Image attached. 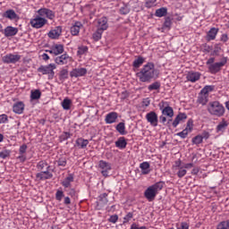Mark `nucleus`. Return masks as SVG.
I'll return each mask as SVG.
<instances>
[{
  "instance_id": "obj_46",
  "label": "nucleus",
  "mask_w": 229,
  "mask_h": 229,
  "mask_svg": "<svg viewBox=\"0 0 229 229\" xmlns=\"http://www.w3.org/2000/svg\"><path fill=\"white\" fill-rule=\"evenodd\" d=\"M56 164L59 167H65V165H67V159L61 157L56 161Z\"/></svg>"
},
{
  "instance_id": "obj_24",
  "label": "nucleus",
  "mask_w": 229,
  "mask_h": 229,
  "mask_svg": "<svg viewBox=\"0 0 229 229\" xmlns=\"http://www.w3.org/2000/svg\"><path fill=\"white\" fill-rule=\"evenodd\" d=\"M24 106L23 102H16L13 106V112H14V114H21L24 112Z\"/></svg>"
},
{
  "instance_id": "obj_7",
  "label": "nucleus",
  "mask_w": 229,
  "mask_h": 229,
  "mask_svg": "<svg viewBox=\"0 0 229 229\" xmlns=\"http://www.w3.org/2000/svg\"><path fill=\"white\" fill-rule=\"evenodd\" d=\"M172 171L174 174L178 176V178H183V176L187 174V170H185V167H183V165H182V160L180 159L174 162V165L172 166Z\"/></svg>"
},
{
  "instance_id": "obj_40",
  "label": "nucleus",
  "mask_w": 229,
  "mask_h": 229,
  "mask_svg": "<svg viewBox=\"0 0 229 229\" xmlns=\"http://www.w3.org/2000/svg\"><path fill=\"white\" fill-rule=\"evenodd\" d=\"M161 84L158 81H155L152 84L148 85V90H160Z\"/></svg>"
},
{
  "instance_id": "obj_23",
  "label": "nucleus",
  "mask_w": 229,
  "mask_h": 229,
  "mask_svg": "<svg viewBox=\"0 0 229 229\" xmlns=\"http://www.w3.org/2000/svg\"><path fill=\"white\" fill-rule=\"evenodd\" d=\"M185 119H187V114L185 113H180L174 120L172 126L174 128H176L178 124H180L182 121H185Z\"/></svg>"
},
{
  "instance_id": "obj_16",
  "label": "nucleus",
  "mask_w": 229,
  "mask_h": 229,
  "mask_svg": "<svg viewBox=\"0 0 229 229\" xmlns=\"http://www.w3.org/2000/svg\"><path fill=\"white\" fill-rule=\"evenodd\" d=\"M55 64L57 65H66V64H69L71 62V56L67 54H64L60 56L55 57Z\"/></svg>"
},
{
  "instance_id": "obj_29",
  "label": "nucleus",
  "mask_w": 229,
  "mask_h": 229,
  "mask_svg": "<svg viewBox=\"0 0 229 229\" xmlns=\"http://www.w3.org/2000/svg\"><path fill=\"white\" fill-rule=\"evenodd\" d=\"M76 146L80 149H85L87 146H89V140H85L83 138H79L76 140Z\"/></svg>"
},
{
  "instance_id": "obj_14",
  "label": "nucleus",
  "mask_w": 229,
  "mask_h": 229,
  "mask_svg": "<svg viewBox=\"0 0 229 229\" xmlns=\"http://www.w3.org/2000/svg\"><path fill=\"white\" fill-rule=\"evenodd\" d=\"M117 119H119V114L117 112H110L105 117L106 124H114V123H117Z\"/></svg>"
},
{
  "instance_id": "obj_57",
  "label": "nucleus",
  "mask_w": 229,
  "mask_h": 229,
  "mask_svg": "<svg viewBox=\"0 0 229 229\" xmlns=\"http://www.w3.org/2000/svg\"><path fill=\"white\" fill-rule=\"evenodd\" d=\"M119 220V216L117 215H113L109 217L108 221L109 223L115 224Z\"/></svg>"
},
{
  "instance_id": "obj_41",
  "label": "nucleus",
  "mask_w": 229,
  "mask_h": 229,
  "mask_svg": "<svg viewBox=\"0 0 229 229\" xmlns=\"http://www.w3.org/2000/svg\"><path fill=\"white\" fill-rule=\"evenodd\" d=\"M89 47L87 46H81L78 47L77 55L82 56V55H86L88 53Z\"/></svg>"
},
{
  "instance_id": "obj_62",
  "label": "nucleus",
  "mask_w": 229,
  "mask_h": 229,
  "mask_svg": "<svg viewBox=\"0 0 229 229\" xmlns=\"http://www.w3.org/2000/svg\"><path fill=\"white\" fill-rule=\"evenodd\" d=\"M131 229H148V227H146V226H139V225H137V224H132L131 225Z\"/></svg>"
},
{
  "instance_id": "obj_39",
  "label": "nucleus",
  "mask_w": 229,
  "mask_h": 229,
  "mask_svg": "<svg viewBox=\"0 0 229 229\" xmlns=\"http://www.w3.org/2000/svg\"><path fill=\"white\" fill-rule=\"evenodd\" d=\"M104 30H101L99 29H97V31L93 33V40L95 42H98V40H101V37H103Z\"/></svg>"
},
{
  "instance_id": "obj_3",
  "label": "nucleus",
  "mask_w": 229,
  "mask_h": 229,
  "mask_svg": "<svg viewBox=\"0 0 229 229\" xmlns=\"http://www.w3.org/2000/svg\"><path fill=\"white\" fill-rule=\"evenodd\" d=\"M162 189H164V182H157L147 188L144 191V197L148 201H154L157 198V194H158Z\"/></svg>"
},
{
  "instance_id": "obj_33",
  "label": "nucleus",
  "mask_w": 229,
  "mask_h": 229,
  "mask_svg": "<svg viewBox=\"0 0 229 229\" xmlns=\"http://www.w3.org/2000/svg\"><path fill=\"white\" fill-rule=\"evenodd\" d=\"M128 142H126L124 137H121L118 139V140L115 141V147L119 148V149H124V148H126Z\"/></svg>"
},
{
  "instance_id": "obj_19",
  "label": "nucleus",
  "mask_w": 229,
  "mask_h": 229,
  "mask_svg": "<svg viewBox=\"0 0 229 229\" xmlns=\"http://www.w3.org/2000/svg\"><path fill=\"white\" fill-rule=\"evenodd\" d=\"M36 178L42 182H44V180H51V178H53V174H51L49 170H46V171L38 173L36 174Z\"/></svg>"
},
{
  "instance_id": "obj_9",
  "label": "nucleus",
  "mask_w": 229,
  "mask_h": 229,
  "mask_svg": "<svg viewBox=\"0 0 229 229\" xmlns=\"http://www.w3.org/2000/svg\"><path fill=\"white\" fill-rule=\"evenodd\" d=\"M38 15L41 16L43 19H49V21H53L55 19V12L48 8H40L37 11Z\"/></svg>"
},
{
  "instance_id": "obj_1",
  "label": "nucleus",
  "mask_w": 229,
  "mask_h": 229,
  "mask_svg": "<svg viewBox=\"0 0 229 229\" xmlns=\"http://www.w3.org/2000/svg\"><path fill=\"white\" fill-rule=\"evenodd\" d=\"M136 76L141 83H150L152 80L158 78V70L155 68V64L147 63L140 72L136 73Z\"/></svg>"
},
{
  "instance_id": "obj_20",
  "label": "nucleus",
  "mask_w": 229,
  "mask_h": 229,
  "mask_svg": "<svg viewBox=\"0 0 229 229\" xmlns=\"http://www.w3.org/2000/svg\"><path fill=\"white\" fill-rule=\"evenodd\" d=\"M83 28V24L81 21H75L71 27V33L73 37H78L80 35V30Z\"/></svg>"
},
{
  "instance_id": "obj_53",
  "label": "nucleus",
  "mask_w": 229,
  "mask_h": 229,
  "mask_svg": "<svg viewBox=\"0 0 229 229\" xmlns=\"http://www.w3.org/2000/svg\"><path fill=\"white\" fill-rule=\"evenodd\" d=\"M156 3H157V0H147V2L145 3V6L146 8H153Z\"/></svg>"
},
{
  "instance_id": "obj_28",
  "label": "nucleus",
  "mask_w": 229,
  "mask_h": 229,
  "mask_svg": "<svg viewBox=\"0 0 229 229\" xmlns=\"http://www.w3.org/2000/svg\"><path fill=\"white\" fill-rule=\"evenodd\" d=\"M151 165L148 162H143L140 165V169H141V174H149L151 173Z\"/></svg>"
},
{
  "instance_id": "obj_49",
  "label": "nucleus",
  "mask_w": 229,
  "mask_h": 229,
  "mask_svg": "<svg viewBox=\"0 0 229 229\" xmlns=\"http://www.w3.org/2000/svg\"><path fill=\"white\" fill-rule=\"evenodd\" d=\"M190 131H187V129L182 130L181 132H178L176 135L177 137H181V139H187V135H189Z\"/></svg>"
},
{
  "instance_id": "obj_58",
  "label": "nucleus",
  "mask_w": 229,
  "mask_h": 229,
  "mask_svg": "<svg viewBox=\"0 0 229 229\" xmlns=\"http://www.w3.org/2000/svg\"><path fill=\"white\" fill-rule=\"evenodd\" d=\"M192 126H193L192 120H189L187 122V126L185 130H187L191 133L192 131Z\"/></svg>"
},
{
  "instance_id": "obj_54",
  "label": "nucleus",
  "mask_w": 229,
  "mask_h": 229,
  "mask_svg": "<svg viewBox=\"0 0 229 229\" xmlns=\"http://www.w3.org/2000/svg\"><path fill=\"white\" fill-rule=\"evenodd\" d=\"M5 123H8V115L4 114H0V124H4Z\"/></svg>"
},
{
  "instance_id": "obj_55",
  "label": "nucleus",
  "mask_w": 229,
  "mask_h": 229,
  "mask_svg": "<svg viewBox=\"0 0 229 229\" xmlns=\"http://www.w3.org/2000/svg\"><path fill=\"white\" fill-rule=\"evenodd\" d=\"M64 191H57L55 193V199H57V201H62V199L64 198Z\"/></svg>"
},
{
  "instance_id": "obj_52",
  "label": "nucleus",
  "mask_w": 229,
  "mask_h": 229,
  "mask_svg": "<svg viewBox=\"0 0 229 229\" xmlns=\"http://www.w3.org/2000/svg\"><path fill=\"white\" fill-rule=\"evenodd\" d=\"M172 24H173V21H171V18H166L165 22H164V28H166L167 30H170Z\"/></svg>"
},
{
  "instance_id": "obj_25",
  "label": "nucleus",
  "mask_w": 229,
  "mask_h": 229,
  "mask_svg": "<svg viewBox=\"0 0 229 229\" xmlns=\"http://www.w3.org/2000/svg\"><path fill=\"white\" fill-rule=\"evenodd\" d=\"M219 32V29L211 28L207 34V40L210 42V40H216V37H217V33Z\"/></svg>"
},
{
  "instance_id": "obj_51",
  "label": "nucleus",
  "mask_w": 229,
  "mask_h": 229,
  "mask_svg": "<svg viewBox=\"0 0 229 229\" xmlns=\"http://www.w3.org/2000/svg\"><path fill=\"white\" fill-rule=\"evenodd\" d=\"M131 219H133V213L129 212L126 214V216L123 217V223H130V221H131Z\"/></svg>"
},
{
  "instance_id": "obj_56",
  "label": "nucleus",
  "mask_w": 229,
  "mask_h": 229,
  "mask_svg": "<svg viewBox=\"0 0 229 229\" xmlns=\"http://www.w3.org/2000/svg\"><path fill=\"white\" fill-rule=\"evenodd\" d=\"M8 157H10V151L8 150H4L2 152H0V158H8Z\"/></svg>"
},
{
  "instance_id": "obj_27",
  "label": "nucleus",
  "mask_w": 229,
  "mask_h": 229,
  "mask_svg": "<svg viewBox=\"0 0 229 229\" xmlns=\"http://www.w3.org/2000/svg\"><path fill=\"white\" fill-rule=\"evenodd\" d=\"M228 128V122L223 119L216 126V133H224Z\"/></svg>"
},
{
  "instance_id": "obj_26",
  "label": "nucleus",
  "mask_w": 229,
  "mask_h": 229,
  "mask_svg": "<svg viewBox=\"0 0 229 229\" xmlns=\"http://www.w3.org/2000/svg\"><path fill=\"white\" fill-rule=\"evenodd\" d=\"M4 17L5 19H9L10 21H17V19H19V15H17L15 13V11H13V9L7 10L4 13Z\"/></svg>"
},
{
  "instance_id": "obj_30",
  "label": "nucleus",
  "mask_w": 229,
  "mask_h": 229,
  "mask_svg": "<svg viewBox=\"0 0 229 229\" xmlns=\"http://www.w3.org/2000/svg\"><path fill=\"white\" fill-rule=\"evenodd\" d=\"M74 182V176L72 174H69L64 180L62 182L63 187L64 189H69L71 187V184Z\"/></svg>"
},
{
  "instance_id": "obj_10",
  "label": "nucleus",
  "mask_w": 229,
  "mask_h": 229,
  "mask_svg": "<svg viewBox=\"0 0 229 229\" xmlns=\"http://www.w3.org/2000/svg\"><path fill=\"white\" fill-rule=\"evenodd\" d=\"M145 119H147V123H148L150 126H153V128H157V126H158V114H157L155 111L148 113Z\"/></svg>"
},
{
  "instance_id": "obj_5",
  "label": "nucleus",
  "mask_w": 229,
  "mask_h": 229,
  "mask_svg": "<svg viewBox=\"0 0 229 229\" xmlns=\"http://www.w3.org/2000/svg\"><path fill=\"white\" fill-rule=\"evenodd\" d=\"M55 69H56V64H49L47 65H41L38 68V72L43 75H47L48 80H53L55 78Z\"/></svg>"
},
{
  "instance_id": "obj_6",
  "label": "nucleus",
  "mask_w": 229,
  "mask_h": 229,
  "mask_svg": "<svg viewBox=\"0 0 229 229\" xmlns=\"http://www.w3.org/2000/svg\"><path fill=\"white\" fill-rule=\"evenodd\" d=\"M158 107L159 110H161L163 115H165L170 119H173V117H174V110H173V107L169 106V102L161 101L158 104Z\"/></svg>"
},
{
  "instance_id": "obj_59",
  "label": "nucleus",
  "mask_w": 229,
  "mask_h": 229,
  "mask_svg": "<svg viewBox=\"0 0 229 229\" xmlns=\"http://www.w3.org/2000/svg\"><path fill=\"white\" fill-rule=\"evenodd\" d=\"M27 149H28V146L26 144L21 145L19 149L20 155H24Z\"/></svg>"
},
{
  "instance_id": "obj_42",
  "label": "nucleus",
  "mask_w": 229,
  "mask_h": 229,
  "mask_svg": "<svg viewBox=\"0 0 229 229\" xmlns=\"http://www.w3.org/2000/svg\"><path fill=\"white\" fill-rule=\"evenodd\" d=\"M40 96H42V93L38 89L31 91V93H30V98L33 100L40 99Z\"/></svg>"
},
{
  "instance_id": "obj_50",
  "label": "nucleus",
  "mask_w": 229,
  "mask_h": 229,
  "mask_svg": "<svg viewBox=\"0 0 229 229\" xmlns=\"http://www.w3.org/2000/svg\"><path fill=\"white\" fill-rule=\"evenodd\" d=\"M189 223L187 222H182L179 224H176V228L177 229H189Z\"/></svg>"
},
{
  "instance_id": "obj_63",
  "label": "nucleus",
  "mask_w": 229,
  "mask_h": 229,
  "mask_svg": "<svg viewBox=\"0 0 229 229\" xmlns=\"http://www.w3.org/2000/svg\"><path fill=\"white\" fill-rule=\"evenodd\" d=\"M182 166L184 167L185 170H187V169H192V167H194V164H192V163H187V164L182 165Z\"/></svg>"
},
{
  "instance_id": "obj_36",
  "label": "nucleus",
  "mask_w": 229,
  "mask_h": 229,
  "mask_svg": "<svg viewBox=\"0 0 229 229\" xmlns=\"http://www.w3.org/2000/svg\"><path fill=\"white\" fill-rule=\"evenodd\" d=\"M69 78V71L67 69H63L59 72V80L60 81H65Z\"/></svg>"
},
{
  "instance_id": "obj_43",
  "label": "nucleus",
  "mask_w": 229,
  "mask_h": 229,
  "mask_svg": "<svg viewBox=\"0 0 229 229\" xmlns=\"http://www.w3.org/2000/svg\"><path fill=\"white\" fill-rule=\"evenodd\" d=\"M171 121H173V119H169L167 122V117L165 114L159 116V123H161V124L164 126H167Z\"/></svg>"
},
{
  "instance_id": "obj_64",
  "label": "nucleus",
  "mask_w": 229,
  "mask_h": 229,
  "mask_svg": "<svg viewBox=\"0 0 229 229\" xmlns=\"http://www.w3.org/2000/svg\"><path fill=\"white\" fill-rule=\"evenodd\" d=\"M108 196V194L106 193H103L100 195V199H102L104 200V203H108V199H106Z\"/></svg>"
},
{
  "instance_id": "obj_4",
  "label": "nucleus",
  "mask_w": 229,
  "mask_h": 229,
  "mask_svg": "<svg viewBox=\"0 0 229 229\" xmlns=\"http://www.w3.org/2000/svg\"><path fill=\"white\" fill-rule=\"evenodd\" d=\"M208 112L210 115H215V117H223L225 115V106L219 103V101L209 102L208 105Z\"/></svg>"
},
{
  "instance_id": "obj_32",
  "label": "nucleus",
  "mask_w": 229,
  "mask_h": 229,
  "mask_svg": "<svg viewBox=\"0 0 229 229\" xmlns=\"http://www.w3.org/2000/svg\"><path fill=\"white\" fill-rule=\"evenodd\" d=\"M197 101L199 103V105H207V103H208V95H206L200 91Z\"/></svg>"
},
{
  "instance_id": "obj_60",
  "label": "nucleus",
  "mask_w": 229,
  "mask_h": 229,
  "mask_svg": "<svg viewBox=\"0 0 229 229\" xmlns=\"http://www.w3.org/2000/svg\"><path fill=\"white\" fill-rule=\"evenodd\" d=\"M120 12L123 15H127V13H130V9L128 7H122Z\"/></svg>"
},
{
  "instance_id": "obj_61",
  "label": "nucleus",
  "mask_w": 229,
  "mask_h": 229,
  "mask_svg": "<svg viewBox=\"0 0 229 229\" xmlns=\"http://www.w3.org/2000/svg\"><path fill=\"white\" fill-rule=\"evenodd\" d=\"M151 104V102L149 101V98H145L142 101V106H144L145 108H148V106Z\"/></svg>"
},
{
  "instance_id": "obj_18",
  "label": "nucleus",
  "mask_w": 229,
  "mask_h": 229,
  "mask_svg": "<svg viewBox=\"0 0 229 229\" xmlns=\"http://www.w3.org/2000/svg\"><path fill=\"white\" fill-rule=\"evenodd\" d=\"M201 78V73L199 72H189L186 75L187 81L191 83H196Z\"/></svg>"
},
{
  "instance_id": "obj_12",
  "label": "nucleus",
  "mask_w": 229,
  "mask_h": 229,
  "mask_svg": "<svg viewBox=\"0 0 229 229\" xmlns=\"http://www.w3.org/2000/svg\"><path fill=\"white\" fill-rule=\"evenodd\" d=\"M97 28L101 31H106L108 30V18L103 16L97 20Z\"/></svg>"
},
{
  "instance_id": "obj_2",
  "label": "nucleus",
  "mask_w": 229,
  "mask_h": 229,
  "mask_svg": "<svg viewBox=\"0 0 229 229\" xmlns=\"http://www.w3.org/2000/svg\"><path fill=\"white\" fill-rule=\"evenodd\" d=\"M216 62V58L210 57L208 59L206 65H208V72L211 74H217L225 67V64H228V58L227 57H222L220 62Z\"/></svg>"
},
{
  "instance_id": "obj_15",
  "label": "nucleus",
  "mask_w": 229,
  "mask_h": 229,
  "mask_svg": "<svg viewBox=\"0 0 229 229\" xmlns=\"http://www.w3.org/2000/svg\"><path fill=\"white\" fill-rule=\"evenodd\" d=\"M87 68H75L70 72L71 78H81L87 74Z\"/></svg>"
},
{
  "instance_id": "obj_31",
  "label": "nucleus",
  "mask_w": 229,
  "mask_h": 229,
  "mask_svg": "<svg viewBox=\"0 0 229 229\" xmlns=\"http://www.w3.org/2000/svg\"><path fill=\"white\" fill-rule=\"evenodd\" d=\"M115 130L116 131H118V133H120V135H126V124L124 123V122L119 123L115 126Z\"/></svg>"
},
{
  "instance_id": "obj_17",
  "label": "nucleus",
  "mask_w": 229,
  "mask_h": 229,
  "mask_svg": "<svg viewBox=\"0 0 229 229\" xmlns=\"http://www.w3.org/2000/svg\"><path fill=\"white\" fill-rule=\"evenodd\" d=\"M98 165H99L100 169H102L101 173H102L103 176H108V171L112 170V165H110V163H108L106 161L100 160Z\"/></svg>"
},
{
  "instance_id": "obj_37",
  "label": "nucleus",
  "mask_w": 229,
  "mask_h": 229,
  "mask_svg": "<svg viewBox=\"0 0 229 229\" xmlns=\"http://www.w3.org/2000/svg\"><path fill=\"white\" fill-rule=\"evenodd\" d=\"M155 15H156V17H165V15H167V8L161 7V8L156 10Z\"/></svg>"
},
{
  "instance_id": "obj_44",
  "label": "nucleus",
  "mask_w": 229,
  "mask_h": 229,
  "mask_svg": "<svg viewBox=\"0 0 229 229\" xmlns=\"http://www.w3.org/2000/svg\"><path fill=\"white\" fill-rule=\"evenodd\" d=\"M191 142L192 144H196V145L201 144V142H203V136L201 135L195 136L194 138H192Z\"/></svg>"
},
{
  "instance_id": "obj_13",
  "label": "nucleus",
  "mask_w": 229,
  "mask_h": 229,
  "mask_svg": "<svg viewBox=\"0 0 229 229\" xmlns=\"http://www.w3.org/2000/svg\"><path fill=\"white\" fill-rule=\"evenodd\" d=\"M47 53H50V55H54L55 56H58V55H62L64 53V45L55 44L51 47L49 50H46Z\"/></svg>"
},
{
  "instance_id": "obj_47",
  "label": "nucleus",
  "mask_w": 229,
  "mask_h": 229,
  "mask_svg": "<svg viewBox=\"0 0 229 229\" xmlns=\"http://www.w3.org/2000/svg\"><path fill=\"white\" fill-rule=\"evenodd\" d=\"M220 51H221V46H219V45H215L214 50H213V52L211 53V55H212V56H219Z\"/></svg>"
},
{
  "instance_id": "obj_35",
  "label": "nucleus",
  "mask_w": 229,
  "mask_h": 229,
  "mask_svg": "<svg viewBox=\"0 0 229 229\" xmlns=\"http://www.w3.org/2000/svg\"><path fill=\"white\" fill-rule=\"evenodd\" d=\"M144 62H146V59L142 56H139L137 59L133 61L132 65L133 67H135V69H139V67H140V65H142Z\"/></svg>"
},
{
  "instance_id": "obj_34",
  "label": "nucleus",
  "mask_w": 229,
  "mask_h": 229,
  "mask_svg": "<svg viewBox=\"0 0 229 229\" xmlns=\"http://www.w3.org/2000/svg\"><path fill=\"white\" fill-rule=\"evenodd\" d=\"M61 105L64 110H71V106H72V100H71L69 98H65Z\"/></svg>"
},
{
  "instance_id": "obj_8",
  "label": "nucleus",
  "mask_w": 229,
  "mask_h": 229,
  "mask_svg": "<svg viewBox=\"0 0 229 229\" xmlns=\"http://www.w3.org/2000/svg\"><path fill=\"white\" fill-rule=\"evenodd\" d=\"M30 24L31 28H35V30H40V28H44V26L47 24V19L43 18L38 14L34 16V18L30 19Z\"/></svg>"
},
{
  "instance_id": "obj_11",
  "label": "nucleus",
  "mask_w": 229,
  "mask_h": 229,
  "mask_svg": "<svg viewBox=\"0 0 229 229\" xmlns=\"http://www.w3.org/2000/svg\"><path fill=\"white\" fill-rule=\"evenodd\" d=\"M21 60V55L18 54H7L2 57L4 64H17Z\"/></svg>"
},
{
  "instance_id": "obj_48",
  "label": "nucleus",
  "mask_w": 229,
  "mask_h": 229,
  "mask_svg": "<svg viewBox=\"0 0 229 229\" xmlns=\"http://www.w3.org/2000/svg\"><path fill=\"white\" fill-rule=\"evenodd\" d=\"M217 229H229V220L218 224Z\"/></svg>"
},
{
  "instance_id": "obj_45",
  "label": "nucleus",
  "mask_w": 229,
  "mask_h": 229,
  "mask_svg": "<svg viewBox=\"0 0 229 229\" xmlns=\"http://www.w3.org/2000/svg\"><path fill=\"white\" fill-rule=\"evenodd\" d=\"M212 90H214V86H205L200 92L206 96H208V93L212 92Z\"/></svg>"
},
{
  "instance_id": "obj_21",
  "label": "nucleus",
  "mask_w": 229,
  "mask_h": 229,
  "mask_svg": "<svg viewBox=\"0 0 229 229\" xmlns=\"http://www.w3.org/2000/svg\"><path fill=\"white\" fill-rule=\"evenodd\" d=\"M19 33V29L12 26H7L4 30V37H15Z\"/></svg>"
},
{
  "instance_id": "obj_22",
  "label": "nucleus",
  "mask_w": 229,
  "mask_h": 229,
  "mask_svg": "<svg viewBox=\"0 0 229 229\" xmlns=\"http://www.w3.org/2000/svg\"><path fill=\"white\" fill-rule=\"evenodd\" d=\"M62 35V27H56L55 29L48 32L49 38L56 39Z\"/></svg>"
},
{
  "instance_id": "obj_38",
  "label": "nucleus",
  "mask_w": 229,
  "mask_h": 229,
  "mask_svg": "<svg viewBox=\"0 0 229 229\" xmlns=\"http://www.w3.org/2000/svg\"><path fill=\"white\" fill-rule=\"evenodd\" d=\"M47 167V170H49V165H47V161H39L38 164H37V169H38V171H43V169H46Z\"/></svg>"
}]
</instances>
